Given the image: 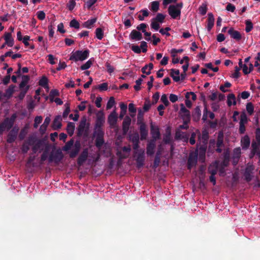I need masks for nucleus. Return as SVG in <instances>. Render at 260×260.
<instances>
[{"label":"nucleus","instance_id":"1","mask_svg":"<svg viewBox=\"0 0 260 260\" xmlns=\"http://www.w3.org/2000/svg\"><path fill=\"white\" fill-rule=\"evenodd\" d=\"M89 52L90 51L88 49H86L84 51L77 50L73 51L70 54L69 59L75 62L83 61L89 57Z\"/></svg>","mask_w":260,"mask_h":260},{"label":"nucleus","instance_id":"2","mask_svg":"<svg viewBox=\"0 0 260 260\" xmlns=\"http://www.w3.org/2000/svg\"><path fill=\"white\" fill-rule=\"evenodd\" d=\"M16 118V116L14 114L10 118H6L2 122L0 123L1 135L3 134L5 129L9 131L13 127Z\"/></svg>","mask_w":260,"mask_h":260},{"label":"nucleus","instance_id":"3","mask_svg":"<svg viewBox=\"0 0 260 260\" xmlns=\"http://www.w3.org/2000/svg\"><path fill=\"white\" fill-rule=\"evenodd\" d=\"M134 157L136 161V167L138 169H140L144 166L145 160L144 150L140 149L139 151H135Z\"/></svg>","mask_w":260,"mask_h":260},{"label":"nucleus","instance_id":"4","mask_svg":"<svg viewBox=\"0 0 260 260\" xmlns=\"http://www.w3.org/2000/svg\"><path fill=\"white\" fill-rule=\"evenodd\" d=\"M63 157L62 151L60 149H58L55 152L52 151L49 156L48 160L50 162H54L58 164L61 161Z\"/></svg>","mask_w":260,"mask_h":260},{"label":"nucleus","instance_id":"5","mask_svg":"<svg viewBox=\"0 0 260 260\" xmlns=\"http://www.w3.org/2000/svg\"><path fill=\"white\" fill-rule=\"evenodd\" d=\"M105 121V118L104 113L102 111H99L96 114V118L94 128V132H98V130L103 131L102 127Z\"/></svg>","mask_w":260,"mask_h":260},{"label":"nucleus","instance_id":"6","mask_svg":"<svg viewBox=\"0 0 260 260\" xmlns=\"http://www.w3.org/2000/svg\"><path fill=\"white\" fill-rule=\"evenodd\" d=\"M88 129L89 124L88 123L86 125V118L85 117H83L80 121L77 128V136L81 137L83 134L87 136Z\"/></svg>","mask_w":260,"mask_h":260},{"label":"nucleus","instance_id":"7","mask_svg":"<svg viewBox=\"0 0 260 260\" xmlns=\"http://www.w3.org/2000/svg\"><path fill=\"white\" fill-rule=\"evenodd\" d=\"M180 114L181 118L183 120V123L184 124H188L190 121V111L187 110L182 104L181 105Z\"/></svg>","mask_w":260,"mask_h":260},{"label":"nucleus","instance_id":"8","mask_svg":"<svg viewBox=\"0 0 260 260\" xmlns=\"http://www.w3.org/2000/svg\"><path fill=\"white\" fill-rule=\"evenodd\" d=\"M94 135L95 136V144L96 147L100 148L104 143V131L98 130V132H94Z\"/></svg>","mask_w":260,"mask_h":260},{"label":"nucleus","instance_id":"9","mask_svg":"<svg viewBox=\"0 0 260 260\" xmlns=\"http://www.w3.org/2000/svg\"><path fill=\"white\" fill-rule=\"evenodd\" d=\"M89 154L88 148H84L77 159V164L81 166L86 161Z\"/></svg>","mask_w":260,"mask_h":260},{"label":"nucleus","instance_id":"10","mask_svg":"<svg viewBox=\"0 0 260 260\" xmlns=\"http://www.w3.org/2000/svg\"><path fill=\"white\" fill-rule=\"evenodd\" d=\"M168 13L172 18L176 19L178 17H180L181 10L177 8L175 5H170L168 8Z\"/></svg>","mask_w":260,"mask_h":260},{"label":"nucleus","instance_id":"11","mask_svg":"<svg viewBox=\"0 0 260 260\" xmlns=\"http://www.w3.org/2000/svg\"><path fill=\"white\" fill-rule=\"evenodd\" d=\"M150 132L153 138V140L151 141L155 142L157 139L160 138V134L159 129L158 126L153 125L152 123H151L150 124Z\"/></svg>","mask_w":260,"mask_h":260},{"label":"nucleus","instance_id":"12","mask_svg":"<svg viewBox=\"0 0 260 260\" xmlns=\"http://www.w3.org/2000/svg\"><path fill=\"white\" fill-rule=\"evenodd\" d=\"M132 120L128 116H126L122 122V132L124 135H126L129 128Z\"/></svg>","mask_w":260,"mask_h":260},{"label":"nucleus","instance_id":"13","mask_svg":"<svg viewBox=\"0 0 260 260\" xmlns=\"http://www.w3.org/2000/svg\"><path fill=\"white\" fill-rule=\"evenodd\" d=\"M117 114L115 110L112 111L108 117V122L110 126L114 127L117 123Z\"/></svg>","mask_w":260,"mask_h":260},{"label":"nucleus","instance_id":"14","mask_svg":"<svg viewBox=\"0 0 260 260\" xmlns=\"http://www.w3.org/2000/svg\"><path fill=\"white\" fill-rule=\"evenodd\" d=\"M228 32L230 35L231 38L236 40L237 41H239L242 39L241 33L235 30L233 27H231L228 30Z\"/></svg>","mask_w":260,"mask_h":260},{"label":"nucleus","instance_id":"15","mask_svg":"<svg viewBox=\"0 0 260 260\" xmlns=\"http://www.w3.org/2000/svg\"><path fill=\"white\" fill-rule=\"evenodd\" d=\"M197 154H195L194 155L191 154L189 155L187 164V169L188 170H191L193 166H195L197 165Z\"/></svg>","mask_w":260,"mask_h":260},{"label":"nucleus","instance_id":"16","mask_svg":"<svg viewBox=\"0 0 260 260\" xmlns=\"http://www.w3.org/2000/svg\"><path fill=\"white\" fill-rule=\"evenodd\" d=\"M140 125V133L141 136V140H145L148 136V131L146 128V125L145 123H141Z\"/></svg>","mask_w":260,"mask_h":260},{"label":"nucleus","instance_id":"17","mask_svg":"<svg viewBox=\"0 0 260 260\" xmlns=\"http://www.w3.org/2000/svg\"><path fill=\"white\" fill-rule=\"evenodd\" d=\"M129 39L133 40L140 41L143 39L142 34L135 29H133L129 34Z\"/></svg>","mask_w":260,"mask_h":260},{"label":"nucleus","instance_id":"18","mask_svg":"<svg viewBox=\"0 0 260 260\" xmlns=\"http://www.w3.org/2000/svg\"><path fill=\"white\" fill-rule=\"evenodd\" d=\"M62 119L60 115L56 116L53 120L52 127L54 130H57L61 127V121Z\"/></svg>","mask_w":260,"mask_h":260},{"label":"nucleus","instance_id":"19","mask_svg":"<svg viewBox=\"0 0 260 260\" xmlns=\"http://www.w3.org/2000/svg\"><path fill=\"white\" fill-rule=\"evenodd\" d=\"M80 148L81 145L80 142H76L74 144V149L70 153V157L72 158L75 157L79 152Z\"/></svg>","mask_w":260,"mask_h":260},{"label":"nucleus","instance_id":"20","mask_svg":"<svg viewBox=\"0 0 260 260\" xmlns=\"http://www.w3.org/2000/svg\"><path fill=\"white\" fill-rule=\"evenodd\" d=\"M214 15L212 13H209L208 14V19H207V28L208 31H210L214 24Z\"/></svg>","mask_w":260,"mask_h":260},{"label":"nucleus","instance_id":"21","mask_svg":"<svg viewBox=\"0 0 260 260\" xmlns=\"http://www.w3.org/2000/svg\"><path fill=\"white\" fill-rule=\"evenodd\" d=\"M155 147V142L150 141L147 145L146 152L148 155H152L154 153V149Z\"/></svg>","mask_w":260,"mask_h":260},{"label":"nucleus","instance_id":"22","mask_svg":"<svg viewBox=\"0 0 260 260\" xmlns=\"http://www.w3.org/2000/svg\"><path fill=\"white\" fill-rule=\"evenodd\" d=\"M50 120L51 119L49 117H46L43 124L41 125L39 131L42 135L45 133L47 128L50 122Z\"/></svg>","mask_w":260,"mask_h":260},{"label":"nucleus","instance_id":"23","mask_svg":"<svg viewBox=\"0 0 260 260\" xmlns=\"http://www.w3.org/2000/svg\"><path fill=\"white\" fill-rule=\"evenodd\" d=\"M5 40V44H7L9 47H12L14 45V39L12 38V35L10 32H5L4 36Z\"/></svg>","mask_w":260,"mask_h":260},{"label":"nucleus","instance_id":"24","mask_svg":"<svg viewBox=\"0 0 260 260\" xmlns=\"http://www.w3.org/2000/svg\"><path fill=\"white\" fill-rule=\"evenodd\" d=\"M171 71L170 75L173 78V80L175 82L179 81L180 80V77L179 76V70L172 69L171 70Z\"/></svg>","mask_w":260,"mask_h":260},{"label":"nucleus","instance_id":"25","mask_svg":"<svg viewBox=\"0 0 260 260\" xmlns=\"http://www.w3.org/2000/svg\"><path fill=\"white\" fill-rule=\"evenodd\" d=\"M230 158V153L226 151L223 153V159L221 163V165L223 167H226L229 164Z\"/></svg>","mask_w":260,"mask_h":260},{"label":"nucleus","instance_id":"26","mask_svg":"<svg viewBox=\"0 0 260 260\" xmlns=\"http://www.w3.org/2000/svg\"><path fill=\"white\" fill-rule=\"evenodd\" d=\"M201 115V111L200 110V107L197 106L194 109V111L192 113V117L194 121H198Z\"/></svg>","mask_w":260,"mask_h":260},{"label":"nucleus","instance_id":"27","mask_svg":"<svg viewBox=\"0 0 260 260\" xmlns=\"http://www.w3.org/2000/svg\"><path fill=\"white\" fill-rule=\"evenodd\" d=\"M97 19L96 18H93L90 19L88 20L87 21L84 22L82 24V26L83 27L87 28H91L93 24L96 22Z\"/></svg>","mask_w":260,"mask_h":260},{"label":"nucleus","instance_id":"28","mask_svg":"<svg viewBox=\"0 0 260 260\" xmlns=\"http://www.w3.org/2000/svg\"><path fill=\"white\" fill-rule=\"evenodd\" d=\"M14 88L15 86L13 85L9 86L8 88L6 90L5 93L4 94V96L8 99L10 98L14 91Z\"/></svg>","mask_w":260,"mask_h":260},{"label":"nucleus","instance_id":"29","mask_svg":"<svg viewBox=\"0 0 260 260\" xmlns=\"http://www.w3.org/2000/svg\"><path fill=\"white\" fill-rule=\"evenodd\" d=\"M242 147L243 149H247L250 145V139L247 135L245 136L241 140Z\"/></svg>","mask_w":260,"mask_h":260},{"label":"nucleus","instance_id":"30","mask_svg":"<svg viewBox=\"0 0 260 260\" xmlns=\"http://www.w3.org/2000/svg\"><path fill=\"white\" fill-rule=\"evenodd\" d=\"M120 107L121 109V112L119 116V118L120 119L123 118L124 115H125L127 111V105L123 103H121L120 104Z\"/></svg>","mask_w":260,"mask_h":260},{"label":"nucleus","instance_id":"31","mask_svg":"<svg viewBox=\"0 0 260 260\" xmlns=\"http://www.w3.org/2000/svg\"><path fill=\"white\" fill-rule=\"evenodd\" d=\"M75 125L73 122H69L67 124V131L69 136H72L75 131Z\"/></svg>","mask_w":260,"mask_h":260},{"label":"nucleus","instance_id":"32","mask_svg":"<svg viewBox=\"0 0 260 260\" xmlns=\"http://www.w3.org/2000/svg\"><path fill=\"white\" fill-rule=\"evenodd\" d=\"M160 162V153L159 152L157 151L156 153V155H155V156L154 158L153 165V168L154 169H156V168H157L159 166Z\"/></svg>","mask_w":260,"mask_h":260},{"label":"nucleus","instance_id":"33","mask_svg":"<svg viewBox=\"0 0 260 260\" xmlns=\"http://www.w3.org/2000/svg\"><path fill=\"white\" fill-rule=\"evenodd\" d=\"M227 104L229 106H231L232 104L234 105L236 104V98L233 93L230 94L228 95Z\"/></svg>","mask_w":260,"mask_h":260},{"label":"nucleus","instance_id":"34","mask_svg":"<svg viewBox=\"0 0 260 260\" xmlns=\"http://www.w3.org/2000/svg\"><path fill=\"white\" fill-rule=\"evenodd\" d=\"M94 60V59L93 58H90L87 62H86V63L80 67L81 70L83 71L88 69L92 65Z\"/></svg>","mask_w":260,"mask_h":260},{"label":"nucleus","instance_id":"35","mask_svg":"<svg viewBox=\"0 0 260 260\" xmlns=\"http://www.w3.org/2000/svg\"><path fill=\"white\" fill-rule=\"evenodd\" d=\"M144 112H145L143 111L141 109H138V113L137 116V124L145 123L144 122H143Z\"/></svg>","mask_w":260,"mask_h":260},{"label":"nucleus","instance_id":"36","mask_svg":"<svg viewBox=\"0 0 260 260\" xmlns=\"http://www.w3.org/2000/svg\"><path fill=\"white\" fill-rule=\"evenodd\" d=\"M43 141L41 140H38L32 147L33 153H36L38 150L42 146Z\"/></svg>","mask_w":260,"mask_h":260},{"label":"nucleus","instance_id":"37","mask_svg":"<svg viewBox=\"0 0 260 260\" xmlns=\"http://www.w3.org/2000/svg\"><path fill=\"white\" fill-rule=\"evenodd\" d=\"M159 3L158 1H153L151 3L150 9L153 12H156L159 10Z\"/></svg>","mask_w":260,"mask_h":260},{"label":"nucleus","instance_id":"38","mask_svg":"<svg viewBox=\"0 0 260 260\" xmlns=\"http://www.w3.org/2000/svg\"><path fill=\"white\" fill-rule=\"evenodd\" d=\"M17 136L16 134L9 132L7 136V142L8 143H13L16 139Z\"/></svg>","mask_w":260,"mask_h":260},{"label":"nucleus","instance_id":"39","mask_svg":"<svg viewBox=\"0 0 260 260\" xmlns=\"http://www.w3.org/2000/svg\"><path fill=\"white\" fill-rule=\"evenodd\" d=\"M48 80L46 76H43L39 81V85L44 87H48Z\"/></svg>","mask_w":260,"mask_h":260},{"label":"nucleus","instance_id":"40","mask_svg":"<svg viewBox=\"0 0 260 260\" xmlns=\"http://www.w3.org/2000/svg\"><path fill=\"white\" fill-rule=\"evenodd\" d=\"M159 22L154 20L153 18L151 20L150 27L152 29L155 30H158L160 28Z\"/></svg>","mask_w":260,"mask_h":260},{"label":"nucleus","instance_id":"41","mask_svg":"<svg viewBox=\"0 0 260 260\" xmlns=\"http://www.w3.org/2000/svg\"><path fill=\"white\" fill-rule=\"evenodd\" d=\"M128 111L130 112V115L132 117L135 116L137 109L133 103H130L128 105Z\"/></svg>","mask_w":260,"mask_h":260},{"label":"nucleus","instance_id":"42","mask_svg":"<svg viewBox=\"0 0 260 260\" xmlns=\"http://www.w3.org/2000/svg\"><path fill=\"white\" fill-rule=\"evenodd\" d=\"M37 139L35 136H29L27 140L25 142L29 146L34 145L37 142Z\"/></svg>","mask_w":260,"mask_h":260},{"label":"nucleus","instance_id":"43","mask_svg":"<svg viewBox=\"0 0 260 260\" xmlns=\"http://www.w3.org/2000/svg\"><path fill=\"white\" fill-rule=\"evenodd\" d=\"M165 17V15L162 13H157L155 17L153 18L154 19V20L159 22L160 23H162L164 22Z\"/></svg>","mask_w":260,"mask_h":260},{"label":"nucleus","instance_id":"44","mask_svg":"<svg viewBox=\"0 0 260 260\" xmlns=\"http://www.w3.org/2000/svg\"><path fill=\"white\" fill-rule=\"evenodd\" d=\"M251 146L252 148V153H253V154H255V153H256L260 156V150H259L258 149V144H256L255 142H252Z\"/></svg>","mask_w":260,"mask_h":260},{"label":"nucleus","instance_id":"45","mask_svg":"<svg viewBox=\"0 0 260 260\" xmlns=\"http://www.w3.org/2000/svg\"><path fill=\"white\" fill-rule=\"evenodd\" d=\"M208 171L209 173L211 174V175L215 176L217 172V165H216L215 166H212L210 165Z\"/></svg>","mask_w":260,"mask_h":260},{"label":"nucleus","instance_id":"46","mask_svg":"<svg viewBox=\"0 0 260 260\" xmlns=\"http://www.w3.org/2000/svg\"><path fill=\"white\" fill-rule=\"evenodd\" d=\"M246 28L245 31L246 32H250L253 27V25L250 20L248 19L245 21Z\"/></svg>","mask_w":260,"mask_h":260},{"label":"nucleus","instance_id":"47","mask_svg":"<svg viewBox=\"0 0 260 260\" xmlns=\"http://www.w3.org/2000/svg\"><path fill=\"white\" fill-rule=\"evenodd\" d=\"M241 151L240 147L236 148L233 150V158L234 159H239L241 155Z\"/></svg>","mask_w":260,"mask_h":260},{"label":"nucleus","instance_id":"48","mask_svg":"<svg viewBox=\"0 0 260 260\" xmlns=\"http://www.w3.org/2000/svg\"><path fill=\"white\" fill-rule=\"evenodd\" d=\"M205 153L206 148L204 147H201L200 148L199 159L203 162L204 161L205 159Z\"/></svg>","mask_w":260,"mask_h":260},{"label":"nucleus","instance_id":"49","mask_svg":"<svg viewBox=\"0 0 260 260\" xmlns=\"http://www.w3.org/2000/svg\"><path fill=\"white\" fill-rule=\"evenodd\" d=\"M96 37L100 40H101L104 37V31L101 28H97L95 29Z\"/></svg>","mask_w":260,"mask_h":260},{"label":"nucleus","instance_id":"50","mask_svg":"<svg viewBox=\"0 0 260 260\" xmlns=\"http://www.w3.org/2000/svg\"><path fill=\"white\" fill-rule=\"evenodd\" d=\"M74 144V140L73 139L69 141L65 145L62 147V150L65 151L69 150Z\"/></svg>","mask_w":260,"mask_h":260},{"label":"nucleus","instance_id":"51","mask_svg":"<svg viewBox=\"0 0 260 260\" xmlns=\"http://www.w3.org/2000/svg\"><path fill=\"white\" fill-rule=\"evenodd\" d=\"M207 9H208V8H207V5L203 4L199 8V11L200 14L202 16L205 15L207 13Z\"/></svg>","mask_w":260,"mask_h":260},{"label":"nucleus","instance_id":"52","mask_svg":"<svg viewBox=\"0 0 260 260\" xmlns=\"http://www.w3.org/2000/svg\"><path fill=\"white\" fill-rule=\"evenodd\" d=\"M223 144V134H219L218 136L217 142H216V146L217 147H221L222 146Z\"/></svg>","mask_w":260,"mask_h":260},{"label":"nucleus","instance_id":"53","mask_svg":"<svg viewBox=\"0 0 260 260\" xmlns=\"http://www.w3.org/2000/svg\"><path fill=\"white\" fill-rule=\"evenodd\" d=\"M59 95V93L58 90L57 89H52L49 93L50 100L51 102L53 101L54 98L56 96H58Z\"/></svg>","mask_w":260,"mask_h":260},{"label":"nucleus","instance_id":"54","mask_svg":"<svg viewBox=\"0 0 260 260\" xmlns=\"http://www.w3.org/2000/svg\"><path fill=\"white\" fill-rule=\"evenodd\" d=\"M251 173V170L247 168L244 173V177L246 181L247 182L250 181L252 179Z\"/></svg>","mask_w":260,"mask_h":260},{"label":"nucleus","instance_id":"55","mask_svg":"<svg viewBox=\"0 0 260 260\" xmlns=\"http://www.w3.org/2000/svg\"><path fill=\"white\" fill-rule=\"evenodd\" d=\"M48 149L46 148L41 156L40 164H43L44 161H45L48 157Z\"/></svg>","mask_w":260,"mask_h":260},{"label":"nucleus","instance_id":"56","mask_svg":"<svg viewBox=\"0 0 260 260\" xmlns=\"http://www.w3.org/2000/svg\"><path fill=\"white\" fill-rule=\"evenodd\" d=\"M115 104V102L114 97H110L107 104V109H110L111 108H112Z\"/></svg>","mask_w":260,"mask_h":260},{"label":"nucleus","instance_id":"57","mask_svg":"<svg viewBox=\"0 0 260 260\" xmlns=\"http://www.w3.org/2000/svg\"><path fill=\"white\" fill-rule=\"evenodd\" d=\"M248 122V118L245 112H242L240 115V122L241 123H243V124H245Z\"/></svg>","mask_w":260,"mask_h":260},{"label":"nucleus","instance_id":"58","mask_svg":"<svg viewBox=\"0 0 260 260\" xmlns=\"http://www.w3.org/2000/svg\"><path fill=\"white\" fill-rule=\"evenodd\" d=\"M175 139H176V140L185 139V140L187 141L188 138H183V133L182 132H181L179 129H178L176 131V133H175Z\"/></svg>","mask_w":260,"mask_h":260},{"label":"nucleus","instance_id":"59","mask_svg":"<svg viewBox=\"0 0 260 260\" xmlns=\"http://www.w3.org/2000/svg\"><path fill=\"white\" fill-rule=\"evenodd\" d=\"M151 104L150 103V102L149 100L146 99L145 100V103L143 105V111L144 112H147L149 110L151 107Z\"/></svg>","mask_w":260,"mask_h":260},{"label":"nucleus","instance_id":"60","mask_svg":"<svg viewBox=\"0 0 260 260\" xmlns=\"http://www.w3.org/2000/svg\"><path fill=\"white\" fill-rule=\"evenodd\" d=\"M70 26L71 27H73L76 29H79L80 28V23L77 20L74 19L70 21Z\"/></svg>","mask_w":260,"mask_h":260},{"label":"nucleus","instance_id":"61","mask_svg":"<svg viewBox=\"0 0 260 260\" xmlns=\"http://www.w3.org/2000/svg\"><path fill=\"white\" fill-rule=\"evenodd\" d=\"M246 110L248 113L251 115L254 112V107L251 103H248L246 105Z\"/></svg>","mask_w":260,"mask_h":260},{"label":"nucleus","instance_id":"62","mask_svg":"<svg viewBox=\"0 0 260 260\" xmlns=\"http://www.w3.org/2000/svg\"><path fill=\"white\" fill-rule=\"evenodd\" d=\"M76 5V0H70L67 5V7L69 10L72 11Z\"/></svg>","mask_w":260,"mask_h":260},{"label":"nucleus","instance_id":"63","mask_svg":"<svg viewBox=\"0 0 260 260\" xmlns=\"http://www.w3.org/2000/svg\"><path fill=\"white\" fill-rule=\"evenodd\" d=\"M43 118L41 116H37L35 118V122L34 124V127L37 128L38 127V125L41 123Z\"/></svg>","mask_w":260,"mask_h":260},{"label":"nucleus","instance_id":"64","mask_svg":"<svg viewBox=\"0 0 260 260\" xmlns=\"http://www.w3.org/2000/svg\"><path fill=\"white\" fill-rule=\"evenodd\" d=\"M148 26L146 23H141L137 26V29L139 31H142V32L144 33L146 30V28Z\"/></svg>","mask_w":260,"mask_h":260}]
</instances>
